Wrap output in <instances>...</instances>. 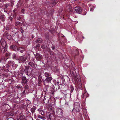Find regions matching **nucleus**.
<instances>
[{"instance_id":"f257e3e1","label":"nucleus","mask_w":120,"mask_h":120,"mask_svg":"<svg viewBox=\"0 0 120 120\" xmlns=\"http://www.w3.org/2000/svg\"><path fill=\"white\" fill-rule=\"evenodd\" d=\"M67 68H68L70 70V74L72 77L73 78H74L75 79H76V78L77 79L79 78L80 77L79 76L77 75L76 72L78 73L79 72V70L78 69H76V68L75 67L74 65H73L72 66L71 65H69V64H67V65H66Z\"/></svg>"},{"instance_id":"f03ea898","label":"nucleus","mask_w":120,"mask_h":120,"mask_svg":"<svg viewBox=\"0 0 120 120\" xmlns=\"http://www.w3.org/2000/svg\"><path fill=\"white\" fill-rule=\"evenodd\" d=\"M7 63L5 66L3 65V67H0L1 69L4 70L6 69V71H8L11 70H12L11 66L15 62L13 60H9L7 61Z\"/></svg>"},{"instance_id":"7ed1b4c3","label":"nucleus","mask_w":120,"mask_h":120,"mask_svg":"<svg viewBox=\"0 0 120 120\" xmlns=\"http://www.w3.org/2000/svg\"><path fill=\"white\" fill-rule=\"evenodd\" d=\"M58 82L59 83L58 89H61V88L64 86V85H65L66 88H68V86L65 82V79L64 77H61L58 78Z\"/></svg>"},{"instance_id":"20e7f679","label":"nucleus","mask_w":120,"mask_h":120,"mask_svg":"<svg viewBox=\"0 0 120 120\" xmlns=\"http://www.w3.org/2000/svg\"><path fill=\"white\" fill-rule=\"evenodd\" d=\"M82 38L83 39L84 38L83 34L80 32H79L78 33V36L76 38L77 40L79 43H81L83 40Z\"/></svg>"},{"instance_id":"39448f33","label":"nucleus","mask_w":120,"mask_h":120,"mask_svg":"<svg viewBox=\"0 0 120 120\" xmlns=\"http://www.w3.org/2000/svg\"><path fill=\"white\" fill-rule=\"evenodd\" d=\"M73 110H75L77 112H79L80 111V105L79 102H76L74 103Z\"/></svg>"},{"instance_id":"423d86ee","label":"nucleus","mask_w":120,"mask_h":120,"mask_svg":"<svg viewBox=\"0 0 120 120\" xmlns=\"http://www.w3.org/2000/svg\"><path fill=\"white\" fill-rule=\"evenodd\" d=\"M73 12L77 13L79 14H81L82 9L79 7H75L73 9Z\"/></svg>"},{"instance_id":"0eeeda50","label":"nucleus","mask_w":120,"mask_h":120,"mask_svg":"<svg viewBox=\"0 0 120 120\" xmlns=\"http://www.w3.org/2000/svg\"><path fill=\"white\" fill-rule=\"evenodd\" d=\"M27 58L24 56H22L18 59L19 62V63L24 62L26 60Z\"/></svg>"},{"instance_id":"6e6552de","label":"nucleus","mask_w":120,"mask_h":120,"mask_svg":"<svg viewBox=\"0 0 120 120\" xmlns=\"http://www.w3.org/2000/svg\"><path fill=\"white\" fill-rule=\"evenodd\" d=\"M53 78L51 76H50L49 77H46L45 80H44L43 81H45L46 82L47 84H51V81L52 79Z\"/></svg>"},{"instance_id":"1a4fd4ad","label":"nucleus","mask_w":120,"mask_h":120,"mask_svg":"<svg viewBox=\"0 0 120 120\" xmlns=\"http://www.w3.org/2000/svg\"><path fill=\"white\" fill-rule=\"evenodd\" d=\"M0 42L1 44V46L0 47H8L7 44L4 40H1Z\"/></svg>"},{"instance_id":"9d476101","label":"nucleus","mask_w":120,"mask_h":120,"mask_svg":"<svg viewBox=\"0 0 120 120\" xmlns=\"http://www.w3.org/2000/svg\"><path fill=\"white\" fill-rule=\"evenodd\" d=\"M58 0H51V2L50 3H49V6L51 7H53L54 5H55L58 2Z\"/></svg>"},{"instance_id":"9b49d317","label":"nucleus","mask_w":120,"mask_h":120,"mask_svg":"<svg viewBox=\"0 0 120 120\" xmlns=\"http://www.w3.org/2000/svg\"><path fill=\"white\" fill-rule=\"evenodd\" d=\"M8 50V47H0V52L4 53L5 52H6Z\"/></svg>"},{"instance_id":"f8f14e48","label":"nucleus","mask_w":120,"mask_h":120,"mask_svg":"<svg viewBox=\"0 0 120 120\" xmlns=\"http://www.w3.org/2000/svg\"><path fill=\"white\" fill-rule=\"evenodd\" d=\"M29 65L32 67L34 69L36 68V66L35 64L33 62L31 61H30L28 63Z\"/></svg>"},{"instance_id":"ddd939ff","label":"nucleus","mask_w":120,"mask_h":120,"mask_svg":"<svg viewBox=\"0 0 120 120\" xmlns=\"http://www.w3.org/2000/svg\"><path fill=\"white\" fill-rule=\"evenodd\" d=\"M57 112L59 115L61 116H62L63 115V112L62 109L61 108L57 110Z\"/></svg>"},{"instance_id":"4468645a","label":"nucleus","mask_w":120,"mask_h":120,"mask_svg":"<svg viewBox=\"0 0 120 120\" xmlns=\"http://www.w3.org/2000/svg\"><path fill=\"white\" fill-rule=\"evenodd\" d=\"M10 47L11 49L14 51H16L18 50V48L17 46L15 45H11Z\"/></svg>"},{"instance_id":"2eb2a0df","label":"nucleus","mask_w":120,"mask_h":120,"mask_svg":"<svg viewBox=\"0 0 120 120\" xmlns=\"http://www.w3.org/2000/svg\"><path fill=\"white\" fill-rule=\"evenodd\" d=\"M7 59V58L6 59L4 57L1 58L0 60V63H1L3 64H4Z\"/></svg>"},{"instance_id":"dca6fc26","label":"nucleus","mask_w":120,"mask_h":120,"mask_svg":"<svg viewBox=\"0 0 120 120\" xmlns=\"http://www.w3.org/2000/svg\"><path fill=\"white\" fill-rule=\"evenodd\" d=\"M27 82V79L25 77H23L22 78L21 83H26Z\"/></svg>"},{"instance_id":"f3484780","label":"nucleus","mask_w":120,"mask_h":120,"mask_svg":"<svg viewBox=\"0 0 120 120\" xmlns=\"http://www.w3.org/2000/svg\"><path fill=\"white\" fill-rule=\"evenodd\" d=\"M5 15L2 14L1 12V14L0 15V20L1 19L2 21H4L5 20Z\"/></svg>"},{"instance_id":"a211bd4d","label":"nucleus","mask_w":120,"mask_h":120,"mask_svg":"<svg viewBox=\"0 0 120 120\" xmlns=\"http://www.w3.org/2000/svg\"><path fill=\"white\" fill-rule=\"evenodd\" d=\"M89 6L90 11L93 12L95 8V6L90 4H89Z\"/></svg>"},{"instance_id":"6ab92c4d","label":"nucleus","mask_w":120,"mask_h":120,"mask_svg":"<svg viewBox=\"0 0 120 120\" xmlns=\"http://www.w3.org/2000/svg\"><path fill=\"white\" fill-rule=\"evenodd\" d=\"M17 50L19 51H20L21 53H23V52L25 51V49L24 48L22 47H20Z\"/></svg>"},{"instance_id":"aec40b11","label":"nucleus","mask_w":120,"mask_h":120,"mask_svg":"<svg viewBox=\"0 0 120 120\" xmlns=\"http://www.w3.org/2000/svg\"><path fill=\"white\" fill-rule=\"evenodd\" d=\"M18 120H26V118L24 116H20L17 118Z\"/></svg>"},{"instance_id":"412c9836","label":"nucleus","mask_w":120,"mask_h":120,"mask_svg":"<svg viewBox=\"0 0 120 120\" xmlns=\"http://www.w3.org/2000/svg\"><path fill=\"white\" fill-rule=\"evenodd\" d=\"M77 79L78 81L79 82V83L78 84V87L79 88H80L82 87V84L80 82L81 81L80 79V77H79V78H78Z\"/></svg>"},{"instance_id":"4be33fe9","label":"nucleus","mask_w":120,"mask_h":120,"mask_svg":"<svg viewBox=\"0 0 120 120\" xmlns=\"http://www.w3.org/2000/svg\"><path fill=\"white\" fill-rule=\"evenodd\" d=\"M49 99L47 98L44 97V103L46 104H47L48 103L49 101Z\"/></svg>"},{"instance_id":"5701e85b","label":"nucleus","mask_w":120,"mask_h":120,"mask_svg":"<svg viewBox=\"0 0 120 120\" xmlns=\"http://www.w3.org/2000/svg\"><path fill=\"white\" fill-rule=\"evenodd\" d=\"M36 109V107L35 106H33L32 108L30 110L32 112V115H33L34 113L35 112Z\"/></svg>"},{"instance_id":"b1692460","label":"nucleus","mask_w":120,"mask_h":120,"mask_svg":"<svg viewBox=\"0 0 120 120\" xmlns=\"http://www.w3.org/2000/svg\"><path fill=\"white\" fill-rule=\"evenodd\" d=\"M5 37L7 39H10L11 38V36L8 33H5L4 34Z\"/></svg>"},{"instance_id":"393cba45","label":"nucleus","mask_w":120,"mask_h":120,"mask_svg":"<svg viewBox=\"0 0 120 120\" xmlns=\"http://www.w3.org/2000/svg\"><path fill=\"white\" fill-rule=\"evenodd\" d=\"M70 90H67V91L69 92L70 91L71 93L70 94H71V93L73 92L74 90V87L72 85H71L70 87Z\"/></svg>"},{"instance_id":"a878e982","label":"nucleus","mask_w":120,"mask_h":120,"mask_svg":"<svg viewBox=\"0 0 120 120\" xmlns=\"http://www.w3.org/2000/svg\"><path fill=\"white\" fill-rule=\"evenodd\" d=\"M5 105H6L7 110H9L11 108V106H10L8 104H6Z\"/></svg>"},{"instance_id":"bb28decb","label":"nucleus","mask_w":120,"mask_h":120,"mask_svg":"<svg viewBox=\"0 0 120 120\" xmlns=\"http://www.w3.org/2000/svg\"><path fill=\"white\" fill-rule=\"evenodd\" d=\"M44 75L46 77H49L50 76H51L50 74L49 73L45 72L44 73Z\"/></svg>"},{"instance_id":"cd10ccee","label":"nucleus","mask_w":120,"mask_h":120,"mask_svg":"<svg viewBox=\"0 0 120 120\" xmlns=\"http://www.w3.org/2000/svg\"><path fill=\"white\" fill-rule=\"evenodd\" d=\"M17 66L18 65L17 64H15L14 62V64L11 66L12 67L13 69L14 70H15Z\"/></svg>"},{"instance_id":"c85d7f7f","label":"nucleus","mask_w":120,"mask_h":120,"mask_svg":"<svg viewBox=\"0 0 120 120\" xmlns=\"http://www.w3.org/2000/svg\"><path fill=\"white\" fill-rule=\"evenodd\" d=\"M53 83L55 85H57L58 86L59 83L58 82V80L57 81L56 80L54 79L53 80Z\"/></svg>"},{"instance_id":"c756f323","label":"nucleus","mask_w":120,"mask_h":120,"mask_svg":"<svg viewBox=\"0 0 120 120\" xmlns=\"http://www.w3.org/2000/svg\"><path fill=\"white\" fill-rule=\"evenodd\" d=\"M42 41V39L39 38L35 42L36 43H41V42Z\"/></svg>"},{"instance_id":"7c9ffc66","label":"nucleus","mask_w":120,"mask_h":120,"mask_svg":"<svg viewBox=\"0 0 120 120\" xmlns=\"http://www.w3.org/2000/svg\"><path fill=\"white\" fill-rule=\"evenodd\" d=\"M38 117L39 118L42 119L43 120H44L46 119L45 117L42 116H41L40 115H38Z\"/></svg>"},{"instance_id":"2f4dec72","label":"nucleus","mask_w":120,"mask_h":120,"mask_svg":"<svg viewBox=\"0 0 120 120\" xmlns=\"http://www.w3.org/2000/svg\"><path fill=\"white\" fill-rule=\"evenodd\" d=\"M12 58L14 59H16L17 58V57H16V55L14 53L12 54Z\"/></svg>"},{"instance_id":"473e14b6","label":"nucleus","mask_w":120,"mask_h":120,"mask_svg":"<svg viewBox=\"0 0 120 120\" xmlns=\"http://www.w3.org/2000/svg\"><path fill=\"white\" fill-rule=\"evenodd\" d=\"M5 55L6 56L8 57L10 55V54L9 52H6L5 54Z\"/></svg>"},{"instance_id":"72a5a7b5","label":"nucleus","mask_w":120,"mask_h":120,"mask_svg":"<svg viewBox=\"0 0 120 120\" xmlns=\"http://www.w3.org/2000/svg\"><path fill=\"white\" fill-rule=\"evenodd\" d=\"M21 23L17 21L15 22V25L16 26H17L19 25Z\"/></svg>"},{"instance_id":"f704fd0d","label":"nucleus","mask_w":120,"mask_h":120,"mask_svg":"<svg viewBox=\"0 0 120 120\" xmlns=\"http://www.w3.org/2000/svg\"><path fill=\"white\" fill-rule=\"evenodd\" d=\"M75 49L76 50V51L78 52L79 51H80H80H81V50L79 49H78L76 47H75Z\"/></svg>"},{"instance_id":"c9c22d12","label":"nucleus","mask_w":120,"mask_h":120,"mask_svg":"<svg viewBox=\"0 0 120 120\" xmlns=\"http://www.w3.org/2000/svg\"><path fill=\"white\" fill-rule=\"evenodd\" d=\"M39 113L40 114L42 115H43L44 114V112L43 111H40Z\"/></svg>"},{"instance_id":"e433bc0d","label":"nucleus","mask_w":120,"mask_h":120,"mask_svg":"<svg viewBox=\"0 0 120 120\" xmlns=\"http://www.w3.org/2000/svg\"><path fill=\"white\" fill-rule=\"evenodd\" d=\"M7 120H14V119L12 117H10L8 119H7Z\"/></svg>"},{"instance_id":"4c0bfd02","label":"nucleus","mask_w":120,"mask_h":120,"mask_svg":"<svg viewBox=\"0 0 120 120\" xmlns=\"http://www.w3.org/2000/svg\"><path fill=\"white\" fill-rule=\"evenodd\" d=\"M22 13L23 14H25V10L24 9H22L21 11Z\"/></svg>"},{"instance_id":"58836bf2","label":"nucleus","mask_w":120,"mask_h":120,"mask_svg":"<svg viewBox=\"0 0 120 120\" xmlns=\"http://www.w3.org/2000/svg\"><path fill=\"white\" fill-rule=\"evenodd\" d=\"M26 101L28 104H29L31 103V102L28 100H26Z\"/></svg>"},{"instance_id":"ea45409f","label":"nucleus","mask_w":120,"mask_h":120,"mask_svg":"<svg viewBox=\"0 0 120 120\" xmlns=\"http://www.w3.org/2000/svg\"><path fill=\"white\" fill-rule=\"evenodd\" d=\"M40 44H37V45H36V48H38L39 47H40Z\"/></svg>"},{"instance_id":"a19ab883","label":"nucleus","mask_w":120,"mask_h":120,"mask_svg":"<svg viewBox=\"0 0 120 120\" xmlns=\"http://www.w3.org/2000/svg\"><path fill=\"white\" fill-rule=\"evenodd\" d=\"M16 88H21V86L20 85H17L16 86Z\"/></svg>"},{"instance_id":"79ce46f5","label":"nucleus","mask_w":120,"mask_h":120,"mask_svg":"<svg viewBox=\"0 0 120 120\" xmlns=\"http://www.w3.org/2000/svg\"><path fill=\"white\" fill-rule=\"evenodd\" d=\"M65 77L67 79H68V81H70V79L67 76H66Z\"/></svg>"},{"instance_id":"37998d69","label":"nucleus","mask_w":120,"mask_h":120,"mask_svg":"<svg viewBox=\"0 0 120 120\" xmlns=\"http://www.w3.org/2000/svg\"><path fill=\"white\" fill-rule=\"evenodd\" d=\"M4 11L5 12H7L8 10L7 8H5L4 10Z\"/></svg>"},{"instance_id":"c03bdc74","label":"nucleus","mask_w":120,"mask_h":120,"mask_svg":"<svg viewBox=\"0 0 120 120\" xmlns=\"http://www.w3.org/2000/svg\"><path fill=\"white\" fill-rule=\"evenodd\" d=\"M13 16L12 17H10L9 18L10 20L11 21L12 20L13 18Z\"/></svg>"},{"instance_id":"a18cd8bd","label":"nucleus","mask_w":120,"mask_h":120,"mask_svg":"<svg viewBox=\"0 0 120 120\" xmlns=\"http://www.w3.org/2000/svg\"><path fill=\"white\" fill-rule=\"evenodd\" d=\"M25 69H29V67L28 66H25Z\"/></svg>"},{"instance_id":"49530a36","label":"nucleus","mask_w":120,"mask_h":120,"mask_svg":"<svg viewBox=\"0 0 120 120\" xmlns=\"http://www.w3.org/2000/svg\"><path fill=\"white\" fill-rule=\"evenodd\" d=\"M52 48L53 50H54L55 49V47L54 46H52Z\"/></svg>"},{"instance_id":"de8ad7c7","label":"nucleus","mask_w":120,"mask_h":120,"mask_svg":"<svg viewBox=\"0 0 120 120\" xmlns=\"http://www.w3.org/2000/svg\"><path fill=\"white\" fill-rule=\"evenodd\" d=\"M17 20H19L20 19H21V17L19 16L17 17Z\"/></svg>"},{"instance_id":"09e8293b","label":"nucleus","mask_w":120,"mask_h":120,"mask_svg":"<svg viewBox=\"0 0 120 120\" xmlns=\"http://www.w3.org/2000/svg\"><path fill=\"white\" fill-rule=\"evenodd\" d=\"M21 32L22 33H23L24 32L23 30V29L22 28H21Z\"/></svg>"},{"instance_id":"8fccbe9b","label":"nucleus","mask_w":120,"mask_h":120,"mask_svg":"<svg viewBox=\"0 0 120 120\" xmlns=\"http://www.w3.org/2000/svg\"><path fill=\"white\" fill-rule=\"evenodd\" d=\"M29 120H33V118L32 117H30L29 118Z\"/></svg>"},{"instance_id":"3c124183","label":"nucleus","mask_w":120,"mask_h":120,"mask_svg":"<svg viewBox=\"0 0 120 120\" xmlns=\"http://www.w3.org/2000/svg\"><path fill=\"white\" fill-rule=\"evenodd\" d=\"M41 47L42 49H44L45 47L44 45H41Z\"/></svg>"},{"instance_id":"603ef678","label":"nucleus","mask_w":120,"mask_h":120,"mask_svg":"<svg viewBox=\"0 0 120 120\" xmlns=\"http://www.w3.org/2000/svg\"><path fill=\"white\" fill-rule=\"evenodd\" d=\"M35 93L34 94V95L35 96H36V93H37V91H36L35 90Z\"/></svg>"},{"instance_id":"864d4df0","label":"nucleus","mask_w":120,"mask_h":120,"mask_svg":"<svg viewBox=\"0 0 120 120\" xmlns=\"http://www.w3.org/2000/svg\"><path fill=\"white\" fill-rule=\"evenodd\" d=\"M81 56V58L82 59H83L84 56L83 55H82Z\"/></svg>"},{"instance_id":"5fc2aeb1","label":"nucleus","mask_w":120,"mask_h":120,"mask_svg":"<svg viewBox=\"0 0 120 120\" xmlns=\"http://www.w3.org/2000/svg\"><path fill=\"white\" fill-rule=\"evenodd\" d=\"M85 10H86L87 11V10H89V8L88 9L87 8H86Z\"/></svg>"},{"instance_id":"6e6d98bb","label":"nucleus","mask_w":120,"mask_h":120,"mask_svg":"<svg viewBox=\"0 0 120 120\" xmlns=\"http://www.w3.org/2000/svg\"><path fill=\"white\" fill-rule=\"evenodd\" d=\"M84 94H82V97H83L84 96Z\"/></svg>"},{"instance_id":"4d7b16f0","label":"nucleus","mask_w":120,"mask_h":120,"mask_svg":"<svg viewBox=\"0 0 120 120\" xmlns=\"http://www.w3.org/2000/svg\"><path fill=\"white\" fill-rule=\"evenodd\" d=\"M51 92H52V94H53L54 93V92L53 91V90H51Z\"/></svg>"},{"instance_id":"13d9d810","label":"nucleus","mask_w":120,"mask_h":120,"mask_svg":"<svg viewBox=\"0 0 120 120\" xmlns=\"http://www.w3.org/2000/svg\"><path fill=\"white\" fill-rule=\"evenodd\" d=\"M6 30H9V28L8 27H7L6 28Z\"/></svg>"},{"instance_id":"bf43d9fd","label":"nucleus","mask_w":120,"mask_h":120,"mask_svg":"<svg viewBox=\"0 0 120 120\" xmlns=\"http://www.w3.org/2000/svg\"><path fill=\"white\" fill-rule=\"evenodd\" d=\"M5 7H6L5 8H8V6L7 5H6L5 6Z\"/></svg>"},{"instance_id":"052dcab7","label":"nucleus","mask_w":120,"mask_h":120,"mask_svg":"<svg viewBox=\"0 0 120 120\" xmlns=\"http://www.w3.org/2000/svg\"><path fill=\"white\" fill-rule=\"evenodd\" d=\"M15 9L14 10H13V12H15Z\"/></svg>"},{"instance_id":"680f3d73","label":"nucleus","mask_w":120,"mask_h":120,"mask_svg":"<svg viewBox=\"0 0 120 120\" xmlns=\"http://www.w3.org/2000/svg\"><path fill=\"white\" fill-rule=\"evenodd\" d=\"M64 87H64H62L61 88V89H60V90H63V89H62V88H63V87ZM63 91H64V90H63Z\"/></svg>"},{"instance_id":"e2e57ef3","label":"nucleus","mask_w":120,"mask_h":120,"mask_svg":"<svg viewBox=\"0 0 120 120\" xmlns=\"http://www.w3.org/2000/svg\"><path fill=\"white\" fill-rule=\"evenodd\" d=\"M27 75H28V76H29V75H30V74H29V75H28V73H27Z\"/></svg>"},{"instance_id":"0e129e2a","label":"nucleus","mask_w":120,"mask_h":120,"mask_svg":"<svg viewBox=\"0 0 120 120\" xmlns=\"http://www.w3.org/2000/svg\"><path fill=\"white\" fill-rule=\"evenodd\" d=\"M36 120H40V119H36Z\"/></svg>"},{"instance_id":"69168bd1","label":"nucleus","mask_w":120,"mask_h":120,"mask_svg":"<svg viewBox=\"0 0 120 120\" xmlns=\"http://www.w3.org/2000/svg\"><path fill=\"white\" fill-rule=\"evenodd\" d=\"M61 35H62V37H63V36H64V35H63L62 34H61Z\"/></svg>"},{"instance_id":"338daca9","label":"nucleus","mask_w":120,"mask_h":120,"mask_svg":"<svg viewBox=\"0 0 120 120\" xmlns=\"http://www.w3.org/2000/svg\"><path fill=\"white\" fill-rule=\"evenodd\" d=\"M86 12V14H85V15H86V13H87V12Z\"/></svg>"},{"instance_id":"774afa93","label":"nucleus","mask_w":120,"mask_h":120,"mask_svg":"<svg viewBox=\"0 0 120 120\" xmlns=\"http://www.w3.org/2000/svg\"><path fill=\"white\" fill-rule=\"evenodd\" d=\"M52 86H53V84H52Z\"/></svg>"}]
</instances>
